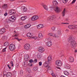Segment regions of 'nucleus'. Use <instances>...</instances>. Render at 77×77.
<instances>
[{
  "label": "nucleus",
  "mask_w": 77,
  "mask_h": 77,
  "mask_svg": "<svg viewBox=\"0 0 77 77\" xmlns=\"http://www.w3.org/2000/svg\"><path fill=\"white\" fill-rule=\"evenodd\" d=\"M54 37H55V38H58L59 36V35L57 33V34H54Z\"/></svg>",
  "instance_id": "393cba45"
},
{
  "label": "nucleus",
  "mask_w": 77,
  "mask_h": 77,
  "mask_svg": "<svg viewBox=\"0 0 77 77\" xmlns=\"http://www.w3.org/2000/svg\"><path fill=\"white\" fill-rule=\"evenodd\" d=\"M68 28L70 29H73V25H69L68 26Z\"/></svg>",
  "instance_id": "cd10ccee"
},
{
  "label": "nucleus",
  "mask_w": 77,
  "mask_h": 77,
  "mask_svg": "<svg viewBox=\"0 0 77 77\" xmlns=\"http://www.w3.org/2000/svg\"><path fill=\"white\" fill-rule=\"evenodd\" d=\"M39 19V17L38 16H34L31 18L32 21H36Z\"/></svg>",
  "instance_id": "0eeeda50"
},
{
  "label": "nucleus",
  "mask_w": 77,
  "mask_h": 77,
  "mask_svg": "<svg viewBox=\"0 0 77 77\" xmlns=\"http://www.w3.org/2000/svg\"><path fill=\"white\" fill-rule=\"evenodd\" d=\"M29 62H30V63H32L33 62V60H30Z\"/></svg>",
  "instance_id": "3c124183"
},
{
  "label": "nucleus",
  "mask_w": 77,
  "mask_h": 77,
  "mask_svg": "<svg viewBox=\"0 0 77 77\" xmlns=\"http://www.w3.org/2000/svg\"><path fill=\"white\" fill-rule=\"evenodd\" d=\"M75 53H77V51L76 50H75Z\"/></svg>",
  "instance_id": "774afa93"
},
{
  "label": "nucleus",
  "mask_w": 77,
  "mask_h": 77,
  "mask_svg": "<svg viewBox=\"0 0 77 77\" xmlns=\"http://www.w3.org/2000/svg\"><path fill=\"white\" fill-rule=\"evenodd\" d=\"M54 19V16H51L49 17H48V19L50 21H51V20H53V19Z\"/></svg>",
  "instance_id": "412c9836"
},
{
  "label": "nucleus",
  "mask_w": 77,
  "mask_h": 77,
  "mask_svg": "<svg viewBox=\"0 0 77 77\" xmlns=\"http://www.w3.org/2000/svg\"><path fill=\"white\" fill-rule=\"evenodd\" d=\"M66 68L67 69H69L70 68V65L69 64H66V66H65Z\"/></svg>",
  "instance_id": "4be33fe9"
},
{
  "label": "nucleus",
  "mask_w": 77,
  "mask_h": 77,
  "mask_svg": "<svg viewBox=\"0 0 77 77\" xmlns=\"http://www.w3.org/2000/svg\"><path fill=\"white\" fill-rule=\"evenodd\" d=\"M68 1V0H63V2L64 3H66Z\"/></svg>",
  "instance_id": "c9c22d12"
},
{
  "label": "nucleus",
  "mask_w": 77,
  "mask_h": 77,
  "mask_svg": "<svg viewBox=\"0 0 77 77\" xmlns=\"http://www.w3.org/2000/svg\"><path fill=\"white\" fill-rule=\"evenodd\" d=\"M4 16H7V15H8V13L6 12L4 14Z\"/></svg>",
  "instance_id": "5fc2aeb1"
},
{
  "label": "nucleus",
  "mask_w": 77,
  "mask_h": 77,
  "mask_svg": "<svg viewBox=\"0 0 77 77\" xmlns=\"http://www.w3.org/2000/svg\"><path fill=\"white\" fill-rule=\"evenodd\" d=\"M65 31L66 32H68L69 31V30L68 29H66Z\"/></svg>",
  "instance_id": "e2e57ef3"
},
{
  "label": "nucleus",
  "mask_w": 77,
  "mask_h": 77,
  "mask_svg": "<svg viewBox=\"0 0 77 77\" xmlns=\"http://www.w3.org/2000/svg\"><path fill=\"white\" fill-rule=\"evenodd\" d=\"M24 63V65H28V63H27L26 62Z\"/></svg>",
  "instance_id": "603ef678"
},
{
  "label": "nucleus",
  "mask_w": 77,
  "mask_h": 77,
  "mask_svg": "<svg viewBox=\"0 0 77 77\" xmlns=\"http://www.w3.org/2000/svg\"><path fill=\"white\" fill-rule=\"evenodd\" d=\"M5 32V28H2L0 29V34L2 35Z\"/></svg>",
  "instance_id": "9b49d317"
},
{
  "label": "nucleus",
  "mask_w": 77,
  "mask_h": 77,
  "mask_svg": "<svg viewBox=\"0 0 77 77\" xmlns=\"http://www.w3.org/2000/svg\"><path fill=\"white\" fill-rule=\"evenodd\" d=\"M26 26H27L28 29V28H29V27H30V26H31V25H30V24H27Z\"/></svg>",
  "instance_id": "e433bc0d"
},
{
  "label": "nucleus",
  "mask_w": 77,
  "mask_h": 77,
  "mask_svg": "<svg viewBox=\"0 0 77 77\" xmlns=\"http://www.w3.org/2000/svg\"><path fill=\"white\" fill-rule=\"evenodd\" d=\"M48 35H49V36H53V34L52 33H49L48 34Z\"/></svg>",
  "instance_id": "37998d69"
},
{
  "label": "nucleus",
  "mask_w": 77,
  "mask_h": 77,
  "mask_svg": "<svg viewBox=\"0 0 77 77\" xmlns=\"http://www.w3.org/2000/svg\"><path fill=\"white\" fill-rule=\"evenodd\" d=\"M57 69H60V67H57Z\"/></svg>",
  "instance_id": "0e129e2a"
},
{
  "label": "nucleus",
  "mask_w": 77,
  "mask_h": 77,
  "mask_svg": "<svg viewBox=\"0 0 77 77\" xmlns=\"http://www.w3.org/2000/svg\"><path fill=\"white\" fill-rule=\"evenodd\" d=\"M43 65L45 67H47V66H48V63L47 61H46L44 63Z\"/></svg>",
  "instance_id": "dca6fc26"
},
{
  "label": "nucleus",
  "mask_w": 77,
  "mask_h": 77,
  "mask_svg": "<svg viewBox=\"0 0 77 77\" xmlns=\"http://www.w3.org/2000/svg\"><path fill=\"white\" fill-rule=\"evenodd\" d=\"M38 51L40 53H43L44 51H45V49L44 48L42 47H39L38 48Z\"/></svg>",
  "instance_id": "39448f33"
},
{
  "label": "nucleus",
  "mask_w": 77,
  "mask_h": 77,
  "mask_svg": "<svg viewBox=\"0 0 77 77\" xmlns=\"http://www.w3.org/2000/svg\"><path fill=\"white\" fill-rule=\"evenodd\" d=\"M37 27L38 29H41L44 27V25L42 24H39L37 26Z\"/></svg>",
  "instance_id": "9d476101"
},
{
  "label": "nucleus",
  "mask_w": 77,
  "mask_h": 77,
  "mask_svg": "<svg viewBox=\"0 0 77 77\" xmlns=\"http://www.w3.org/2000/svg\"><path fill=\"white\" fill-rule=\"evenodd\" d=\"M7 66L8 67L9 69H11V67L9 66V65H7Z\"/></svg>",
  "instance_id": "680f3d73"
},
{
  "label": "nucleus",
  "mask_w": 77,
  "mask_h": 77,
  "mask_svg": "<svg viewBox=\"0 0 77 77\" xmlns=\"http://www.w3.org/2000/svg\"><path fill=\"white\" fill-rule=\"evenodd\" d=\"M9 45V42H5V43H4V46H5V47H8V46Z\"/></svg>",
  "instance_id": "b1692460"
},
{
  "label": "nucleus",
  "mask_w": 77,
  "mask_h": 77,
  "mask_svg": "<svg viewBox=\"0 0 77 77\" xmlns=\"http://www.w3.org/2000/svg\"><path fill=\"white\" fill-rule=\"evenodd\" d=\"M65 11H66V10L65 9V8H64L62 12V16L63 17H64V16H65Z\"/></svg>",
  "instance_id": "a211bd4d"
},
{
  "label": "nucleus",
  "mask_w": 77,
  "mask_h": 77,
  "mask_svg": "<svg viewBox=\"0 0 77 77\" xmlns=\"http://www.w3.org/2000/svg\"><path fill=\"white\" fill-rule=\"evenodd\" d=\"M55 29L56 28L54 26H53L51 28V29L52 30H55Z\"/></svg>",
  "instance_id": "4c0bfd02"
},
{
  "label": "nucleus",
  "mask_w": 77,
  "mask_h": 77,
  "mask_svg": "<svg viewBox=\"0 0 77 77\" xmlns=\"http://www.w3.org/2000/svg\"><path fill=\"white\" fill-rule=\"evenodd\" d=\"M16 20V17H14V18H9L8 20L11 22H14L15 20Z\"/></svg>",
  "instance_id": "4468645a"
},
{
  "label": "nucleus",
  "mask_w": 77,
  "mask_h": 77,
  "mask_svg": "<svg viewBox=\"0 0 77 77\" xmlns=\"http://www.w3.org/2000/svg\"><path fill=\"white\" fill-rule=\"evenodd\" d=\"M34 71H36L38 69V68L37 67H34L33 68Z\"/></svg>",
  "instance_id": "79ce46f5"
},
{
  "label": "nucleus",
  "mask_w": 77,
  "mask_h": 77,
  "mask_svg": "<svg viewBox=\"0 0 77 77\" xmlns=\"http://www.w3.org/2000/svg\"><path fill=\"white\" fill-rule=\"evenodd\" d=\"M73 29H77V25H73Z\"/></svg>",
  "instance_id": "72a5a7b5"
},
{
  "label": "nucleus",
  "mask_w": 77,
  "mask_h": 77,
  "mask_svg": "<svg viewBox=\"0 0 77 77\" xmlns=\"http://www.w3.org/2000/svg\"><path fill=\"white\" fill-rule=\"evenodd\" d=\"M11 66H14V63H13V61H11Z\"/></svg>",
  "instance_id": "de8ad7c7"
},
{
  "label": "nucleus",
  "mask_w": 77,
  "mask_h": 77,
  "mask_svg": "<svg viewBox=\"0 0 77 77\" xmlns=\"http://www.w3.org/2000/svg\"><path fill=\"white\" fill-rule=\"evenodd\" d=\"M24 27H25V29H28V28H27V25L25 26Z\"/></svg>",
  "instance_id": "6e6d98bb"
},
{
  "label": "nucleus",
  "mask_w": 77,
  "mask_h": 77,
  "mask_svg": "<svg viewBox=\"0 0 77 77\" xmlns=\"http://www.w3.org/2000/svg\"><path fill=\"white\" fill-rule=\"evenodd\" d=\"M10 1L11 2H14V1H15V0H10Z\"/></svg>",
  "instance_id": "338daca9"
},
{
  "label": "nucleus",
  "mask_w": 77,
  "mask_h": 77,
  "mask_svg": "<svg viewBox=\"0 0 77 77\" xmlns=\"http://www.w3.org/2000/svg\"><path fill=\"white\" fill-rule=\"evenodd\" d=\"M61 24H67V23H61Z\"/></svg>",
  "instance_id": "052dcab7"
},
{
  "label": "nucleus",
  "mask_w": 77,
  "mask_h": 77,
  "mask_svg": "<svg viewBox=\"0 0 77 77\" xmlns=\"http://www.w3.org/2000/svg\"><path fill=\"white\" fill-rule=\"evenodd\" d=\"M7 77H12V73L10 72H8L6 75Z\"/></svg>",
  "instance_id": "f3484780"
},
{
  "label": "nucleus",
  "mask_w": 77,
  "mask_h": 77,
  "mask_svg": "<svg viewBox=\"0 0 77 77\" xmlns=\"http://www.w3.org/2000/svg\"><path fill=\"white\" fill-rule=\"evenodd\" d=\"M8 14H9V15H12L11 10L8 12Z\"/></svg>",
  "instance_id": "864d4df0"
},
{
  "label": "nucleus",
  "mask_w": 77,
  "mask_h": 77,
  "mask_svg": "<svg viewBox=\"0 0 77 77\" xmlns=\"http://www.w3.org/2000/svg\"><path fill=\"white\" fill-rule=\"evenodd\" d=\"M26 72H28L29 73H30L31 72V70L30 68H27L26 69Z\"/></svg>",
  "instance_id": "5701e85b"
},
{
  "label": "nucleus",
  "mask_w": 77,
  "mask_h": 77,
  "mask_svg": "<svg viewBox=\"0 0 77 77\" xmlns=\"http://www.w3.org/2000/svg\"><path fill=\"white\" fill-rule=\"evenodd\" d=\"M23 71L22 70H21L20 72V74L21 75H23Z\"/></svg>",
  "instance_id": "f704fd0d"
},
{
  "label": "nucleus",
  "mask_w": 77,
  "mask_h": 77,
  "mask_svg": "<svg viewBox=\"0 0 77 77\" xmlns=\"http://www.w3.org/2000/svg\"><path fill=\"white\" fill-rule=\"evenodd\" d=\"M68 41L70 42V46L71 48H74L76 45V42L75 41V38L71 36L68 39Z\"/></svg>",
  "instance_id": "f03ea898"
},
{
  "label": "nucleus",
  "mask_w": 77,
  "mask_h": 77,
  "mask_svg": "<svg viewBox=\"0 0 77 77\" xmlns=\"http://www.w3.org/2000/svg\"><path fill=\"white\" fill-rule=\"evenodd\" d=\"M43 8H44L46 10V11H48V7L46 5H43Z\"/></svg>",
  "instance_id": "6ab92c4d"
},
{
  "label": "nucleus",
  "mask_w": 77,
  "mask_h": 77,
  "mask_svg": "<svg viewBox=\"0 0 77 77\" xmlns=\"http://www.w3.org/2000/svg\"><path fill=\"white\" fill-rule=\"evenodd\" d=\"M24 47L25 50H29L30 46V45H29V44H27L25 45Z\"/></svg>",
  "instance_id": "6e6552de"
},
{
  "label": "nucleus",
  "mask_w": 77,
  "mask_h": 77,
  "mask_svg": "<svg viewBox=\"0 0 77 77\" xmlns=\"http://www.w3.org/2000/svg\"><path fill=\"white\" fill-rule=\"evenodd\" d=\"M24 60L25 61H28V60H29V56L28 55H24Z\"/></svg>",
  "instance_id": "1a4fd4ad"
},
{
  "label": "nucleus",
  "mask_w": 77,
  "mask_h": 77,
  "mask_svg": "<svg viewBox=\"0 0 77 77\" xmlns=\"http://www.w3.org/2000/svg\"><path fill=\"white\" fill-rule=\"evenodd\" d=\"M57 34L60 35H61V30L60 29H58L57 30Z\"/></svg>",
  "instance_id": "2eb2a0df"
},
{
  "label": "nucleus",
  "mask_w": 77,
  "mask_h": 77,
  "mask_svg": "<svg viewBox=\"0 0 77 77\" xmlns=\"http://www.w3.org/2000/svg\"><path fill=\"white\" fill-rule=\"evenodd\" d=\"M37 61H38V60L36 59H35L34 60V62H35V63H36L37 62Z\"/></svg>",
  "instance_id": "09e8293b"
},
{
  "label": "nucleus",
  "mask_w": 77,
  "mask_h": 77,
  "mask_svg": "<svg viewBox=\"0 0 77 77\" xmlns=\"http://www.w3.org/2000/svg\"><path fill=\"white\" fill-rule=\"evenodd\" d=\"M15 16H12L11 17H9V18H15Z\"/></svg>",
  "instance_id": "a18cd8bd"
},
{
  "label": "nucleus",
  "mask_w": 77,
  "mask_h": 77,
  "mask_svg": "<svg viewBox=\"0 0 77 77\" xmlns=\"http://www.w3.org/2000/svg\"><path fill=\"white\" fill-rule=\"evenodd\" d=\"M32 38H34V39H35L37 38V37H32Z\"/></svg>",
  "instance_id": "bf43d9fd"
},
{
  "label": "nucleus",
  "mask_w": 77,
  "mask_h": 77,
  "mask_svg": "<svg viewBox=\"0 0 77 77\" xmlns=\"http://www.w3.org/2000/svg\"><path fill=\"white\" fill-rule=\"evenodd\" d=\"M7 6H8V5L5 4L2 6V8L3 9H5L7 7Z\"/></svg>",
  "instance_id": "c85d7f7f"
},
{
  "label": "nucleus",
  "mask_w": 77,
  "mask_h": 77,
  "mask_svg": "<svg viewBox=\"0 0 77 77\" xmlns=\"http://www.w3.org/2000/svg\"><path fill=\"white\" fill-rule=\"evenodd\" d=\"M9 48L11 51H14L15 49V45L11 44L9 46Z\"/></svg>",
  "instance_id": "20e7f679"
},
{
  "label": "nucleus",
  "mask_w": 77,
  "mask_h": 77,
  "mask_svg": "<svg viewBox=\"0 0 77 77\" xmlns=\"http://www.w3.org/2000/svg\"><path fill=\"white\" fill-rule=\"evenodd\" d=\"M51 75H52V76H53V77H56V76L55 75L54 73H52L51 74Z\"/></svg>",
  "instance_id": "49530a36"
},
{
  "label": "nucleus",
  "mask_w": 77,
  "mask_h": 77,
  "mask_svg": "<svg viewBox=\"0 0 77 77\" xmlns=\"http://www.w3.org/2000/svg\"><path fill=\"white\" fill-rule=\"evenodd\" d=\"M42 34L41 33H39L38 34V37L39 38H41L42 37Z\"/></svg>",
  "instance_id": "473e14b6"
},
{
  "label": "nucleus",
  "mask_w": 77,
  "mask_h": 77,
  "mask_svg": "<svg viewBox=\"0 0 77 77\" xmlns=\"http://www.w3.org/2000/svg\"><path fill=\"white\" fill-rule=\"evenodd\" d=\"M53 4L54 6H51L50 7H49L50 9L52 10L53 8H54V9L56 12H57V13H59L60 11V9L59 7L56 6H57L58 4L57 2L56 1H54L53 2Z\"/></svg>",
  "instance_id": "f257e3e1"
},
{
  "label": "nucleus",
  "mask_w": 77,
  "mask_h": 77,
  "mask_svg": "<svg viewBox=\"0 0 77 77\" xmlns=\"http://www.w3.org/2000/svg\"><path fill=\"white\" fill-rule=\"evenodd\" d=\"M51 57L50 56H49L47 58V62L48 63H50L51 62Z\"/></svg>",
  "instance_id": "f8f14e48"
},
{
  "label": "nucleus",
  "mask_w": 77,
  "mask_h": 77,
  "mask_svg": "<svg viewBox=\"0 0 77 77\" xmlns=\"http://www.w3.org/2000/svg\"><path fill=\"white\" fill-rule=\"evenodd\" d=\"M76 0H73L72 2L71 3V4H74Z\"/></svg>",
  "instance_id": "a19ab883"
},
{
  "label": "nucleus",
  "mask_w": 77,
  "mask_h": 77,
  "mask_svg": "<svg viewBox=\"0 0 77 77\" xmlns=\"http://www.w3.org/2000/svg\"><path fill=\"white\" fill-rule=\"evenodd\" d=\"M69 61L70 62H73L74 61V59L72 57H70L69 58Z\"/></svg>",
  "instance_id": "ddd939ff"
},
{
  "label": "nucleus",
  "mask_w": 77,
  "mask_h": 77,
  "mask_svg": "<svg viewBox=\"0 0 77 77\" xmlns=\"http://www.w3.org/2000/svg\"><path fill=\"white\" fill-rule=\"evenodd\" d=\"M55 64L57 66H60L62 65V61L60 60H57L55 61Z\"/></svg>",
  "instance_id": "7ed1b4c3"
},
{
  "label": "nucleus",
  "mask_w": 77,
  "mask_h": 77,
  "mask_svg": "<svg viewBox=\"0 0 77 77\" xmlns=\"http://www.w3.org/2000/svg\"><path fill=\"white\" fill-rule=\"evenodd\" d=\"M37 57L38 58H41V56L39 55H38Z\"/></svg>",
  "instance_id": "8fccbe9b"
},
{
  "label": "nucleus",
  "mask_w": 77,
  "mask_h": 77,
  "mask_svg": "<svg viewBox=\"0 0 77 77\" xmlns=\"http://www.w3.org/2000/svg\"><path fill=\"white\" fill-rule=\"evenodd\" d=\"M48 41L49 40V42L46 43V45L48 47H51L52 45V43H51V40H50V38H48Z\"/></svg>",
  "instance_id": "423d86ee"
},
{
  "label": "nucleus",
  "mask_w": 77,
  "mask_h": 77,
  "mask_svg": "<svg viewBox=\"0 0 77 77\" xmlns=\"http://www.w3.org/2000/svg\"><path fill=\"white\" fill-rule=\"evenodd\" d=\"M15 39H17V40H18V41H20V40L18 38H15Z\"/></svg>",
  "instance_id": "69168bd1"
},
{
  "label": "nucleus",
  "mask_w": 77,
  "mask_h": 77,
  "mask_svg": "<svg viewBox=\"0 0 77 77\" xmlns=\"http://www.w3.org/2000/svg\"><path fill=\"white\" fill-rule=\"evenodd\" d=\"M2 38L3 40H6L8 39V37L6 36H3Z\"/></svg>",
  "instance_id": "7c9ffc66"
},
{
  "label": "nucleus",
  "mask_w": 77,
  "mask_h": 77,
  "mask_svg": "<svg viewBox=\"0 0 77 77\" xmlns=\"http://www.w3.org/2000/svg\"><path fill=\"white\" fill-rule=\"evenodd\" d=\"M23 12H26V11H27V8L26 7L23 6Z\"/></svg>",
  "instance_id": "a878e982"
},
{
  "label": "nucleus",
  "mask_w": 77,
  "mask_h": 77,
  "mask_svg": "<svg viewBox=\"0 0 77 77\" xmlns=\"http://www.w3.org/2000/svg\"><path fill=\"white\" fill-rule=\"evenodd\" d=\"M11 12L12 15H14L15 14V11H14V10H11Z\"/></svg>",
  "instance_id": "2f4dec72"
},
{
  "label": "nucleus",
  "mask_w": 77,
  "mask_h": 77,
  "mask_svg": "<svg viewBox=\"0 0 77 77\" xmlns=\"http://www.w3.org/2000/svg\"><path fill=\"white\" fill-rule=\"evenodd\" d=\"M13 59H15V58H16V57H15V56H13L12 57Z\"/></svg>",
  "instance_id": "13d9d810"
},
{
  "label": "nucleus",
  "mask_w": 77,
  "mask_h": 77,
  "mask_svg": "<svg viewBox=\"0 0 77 77\" xmlns=\"http://www.w3.org/2000/svg\"><path fill=\"white\" fill-rule=\"evenodd\" d=\"M64 73L66 75H69V73L66 71H65L64 72Z\"/></svg>",
  "instance_id": "c756f323"
},
{
  "label": "nucleus",
  "mask_w": 77,
  "mask_h": 77,
  "mask_svg": "<svg viewBox=\"0 0 77 77\" xmlns=\"http://www.w3.org/2000/svg\"><path fill=\"white\" fill-rule=\"evenodd\" d=\"M26 19H27V17L26 16L22 17L21 18V20L22 21H24V20H25Z\"/></svg>",
  "instance_id": "aec40b11"
},
{
  "label": "nucleus",
  "mask_w": 77,
  "mask_h": 77,
  "mask_svg": "<svg viewBox=\"0 0 77 77\" xmlns=\"http://www.w3.org/2000/svg\"><path fill=\"white\" fill-rule=\"evenodd\" d=\"M48 70H51V67H50V66H48Z\"/></svg>",
  "instance_id": "58836bf2"
},
{
  "label": "nucleus",
  "mask_w": 77,
  "mask_h": 77,
  "mask_svg": "<svg viewBox=\"0 0 77 77\" xmlns=\"http://www.w3.org/2000/svg\"><path fill=\"white\" fill-rule=\"evenodd\" d=\"M29 65H30V66H32V63H29Z\"/></svg>",
  "instance_id": "4d7b16f0"
},
{
  "label": "nucleus",
  "mask_w": 77,
  "mask_h": 77,
  "mask_svg": "<svg viewBox=\"0 0 77 77\" xmlns=\"http://www.w3.org/2000/svg\"><path fill=\"white\" fill-rule=\"evenodd\" d=\"M7 48V47H6L2 50L3 52H5L6 51V49Z\"/></svg>",
  "instance_id": "ea45409f"
},
{
  "label": "nucleus",
  "mask_w": 77,
  "mask_h": 77,
  "mask_svg": "<svg viewBox=\"0 0 77 77\" xmlns=\"http://www.w3.org/2000/svg\"><path fill=\"white\" fill-rule=\"evenodd\" d=\"M39 65V66H41L42 65V62H40L38 63Z\"/></svg>",
  "instance_id": "c03bdc74"
},
{
  "label": "nucleus",
  "mask_w": 77,
  "mask_h": 77,
  "mask_svg": "<svg viewBox=\"0 0 77 77\" xmlns=\"http://www.w3.org/2000/svg\"><path fill=\"white\" fill-rule=\"evenodd\" d=\"M27 36L28 37H32V33H28L27 34Z\"/></svg>",
  "instance_id": "bb28decb"
}]
</instances>
